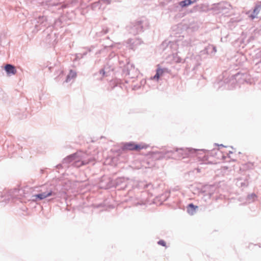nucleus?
Masks as SVG:
<instances>
[{"mask_svg":"<svg viewBox=\"0 0 261 261\" xmlns=\"http://www.w3.org/2000/svg\"><path fill=\"white\" fill-rule=\"evenodd\" d=\"M148 25V22L145 19L132 22L127 28L129 33L136 35L144 31Z\"/></svg>","mask_w":261,"mask_h":261,"instance_id":"obj_1","label":"nucleus"},{"mask_svg":"<svg viewBox=\"0 0 261 261\" xmlns=\"http://www.w3.org/2000/svg\"><path fill=\"white\" fill-rule=\"evenodd\" d=\"M195 151L196 150L193 148H180L168 150L166 151V153H171V155L173 158L180 159L188 157Z\"/></svg>","mask_w":261,"mask_h":261,"instance_id":"obj_2","label":"nucleus"},{"mask_svg":"<svg viewBox=\"0 0 261 261\" xmlns=\"http://www.w3.org/2000/svg\"><path fill=\"white\" fill-rule=\"evenodd\" d=\"M31 32L33 33H37L39 30H41L42 27H45L47 24V19L44 16H39L38 17L31 20Z\"/></svg>","mask_w":261,"mask_h":261,"instance_id":"obj_3","label":"nucleus"},{"mask_svg":"<svg viewBox=\"0 0 261 261\" xmlns=\"http://www.w3.org/2000/svg\"><path fill=\"white\" fill-rule=\"evenodd\" d=\"M195 39L193 36L187 35L186 37H182L181 39L177 41V48L181 49V48L186 47L187 51H189V48L194 44Z\"/></svg>","mask_w":261,"mask_h":261,"instance_id":"obj_4","label":"nucleus"},{"mask_svg":"<svg viewBox=\"0 0 261 261\" xmlns=\"http://www.w3.org/2000/svg\"><path fill=\"white\" fill-rule=\"evenodd\" d=\"M161 48L169 55L177 50V44L176 42L165 40L162 43Z\"/></svg>","mask_w":261,"mask_h":261,"instance_id":"obj_5","label":"nucleus"},{"mask_svg":"<svg viewBox=\"0 0 261 261\" xmlns=\"http://www.w3.org/2000/svg\"><path fill=\"white\" fill-rule=\"evenodd\" d=\"M230 7V5L227 3H220L214 4L211 8V10L216 13L226 14L228 13L227 10L229 9Z\"/></svg>","mask_w":261,"mask_h":261,"instance_id":"obj_6","label":"nucleus"},{"mask_svg":"<svg viewBox=\"0 0 261 261\" xmlns=\"http://www.w3.org/2000/svg\"><path fill=\"white\" fill-rule=\"evenodd\" d=\"M78 152H80L81 155L82 157H77L76 156V159L73 160V165L76 167H80L82 165H86L90 163L91 161L90 159H87L88 155L82 151H79Z\"/></svg>","mask_w":261,"mask_h":261,"instance_id":"obj_7","label":"nucleus"},{"mask_svg":"<svg viewBox=\"0 0 261 261\" xmlns=\"http://www.w3.org/2000/svg\"><path fill=\"white\" fill-rule=\"evenodd\" d=\"M146 146L144 145H141L139 144H135L133 142H128L125 143L123 147V150H139L141 149L146 148Z\"/></svg>","mask_w":261,"mask_h":261,"instance_id":"obj_8","label":"nucleus"},{"mask_svg":"<svg viewBox=\"0 0 261 261\" xmlns=\"http://www.w3.org/2000/svg\"><path fill=\"white\" fill-rule=\"evenodd\" d=\"M253 62L255 64V69L258 70V72L261 71V49L256 53L253 57Z\"/></svg>","mask_w":261,"mask_h":261,"instance_id":"obj_9","label":"nucleus"},{"mask_svg":"<svg viewBox=\"0 0 261 261\" xmlns=\"http://www.w3.org/2000/svg\"><path fill=\"white\" fill-rule=\"evenodd\" d=\"M136 71L135 66L130 63H127L123 68V72L128 75H133Z\"/></svg>","mask_w":261,"mask_h":261,"instance_id":"obj_10","label":"nucleus"},{"mask_svg":"<svg viewBox=\"0 0 261 261\" xmlns=\"http://www.w3.org/2000/svg\"><path fill=\"white\" fill-rule=\"evenodd\" d=\"M142 43V41L141 39L138 38H135L133 39H129L127 41V43L129 44V47L134 49L136 48L138 45H140Z\"/></svg>","mask_w":261,"mask_h":261,"instance_id":"obj_11","label":"nucleus"},{"mask_svg":"<svg viewBox=\"0 0 261 261\" xmlns=\"http://www.w3.org/2000/svg\"><path fill=\"white\" fill-rule=\"evenodd\" d=\"M80 152H76L75 153L72 154L71 155H68L66 158L63 159L62 163L63 164H68L71 162H73V160L76 159V156L77 157H82L81 155Z\"/></svg>","mask_w":261,"mask_h":261,"instance_id":"obj_12","label":"nucleus"},{"mask_svg":"<svg viewBox=\"0 0 261 261\" xmlns=\"http://www.w3.org/2000/svg\"><path fill=\"white\" fill-rule=\"evenodd\" d=\"M261 10V2L256 3L255 6L253 9L252 13L249 16L251 19L257 18V15Z\"/></svg>","mask_w":261,"mask_h":261,"instance_id":"obj_13","label":"nucleus"},{"mask_svg":"<svg viewBox=\"0 0 261 261\" xmlns=\"http://www.w3.org/2000/svg\"><path fill=\"white\" fill-rule=\"evenodd\" d=\"M41 194L43 197V199L49 196H56L57 195V192L50 188L47 189L45 191L42 192Z\"/></svg>","mask_w":261,"mask_h":261,"instance_id":"obj_14","label":"nucleus"},{"mask_svg":"<svg viewBox=\"0 0 261 261\" xmlns=\"http://www.w3.org/2000/svg\"><path fill=\"white\" fill-rule=\"evenodd\" d=\"M5 70L9 75H14L16 73L15 66L11 64H7L5 67Z\"/></svg>","mask_w":261,"mask_h":261,"instance_id":"obj_15","label":"nucleus"},{"mask_svg":"<svg viewBox=\"0 0 261 261\" xmlns=\"http://www.w3.org/2000/svg\"><path fill=\"white\" fill-rule=\"evenodd\" d=\"M196 2V0H184L178 3V5L181 7H185L193 4Z\"/></svg>","mask_w":261,"mask_h":261,"instance_id":"obj_16","label":"nucleus"},{"mask_svg":"<svg viewBox=\"0 0 261 261\" xmlns=\"http://www.w3.org/2000/svg\"><path fill=\"white\" fill-rule=\"evenodd\" d=\"M210 49L213 50L212 54L213 53V54H215L217 51L216 47L215 46H214L213 45H210V46H207V47H206L203 50H202L201 51V54L202 55L203 54H207L208 50H210Z\"/></svg>","mask_w":261,"mask_h":261,"instance_id":"obj_17","label":"nucleus"},{"mask_svg":"<svg viewBox=\"0 0 261 261\" xmlns=\"http://www.w3.org/2000/svg\"><path fill=\"white\" fill-rule=\"evenodd\" d=\"M198 208L197 206L194 205L193 203H190L188 205V208L187 211L190 215H193L196 209Z\"/></svg>","mask_w":261,"mask_h":261,"instance_id":"obj_18","label":"nucleus"},{"mask_svg":"<svg viewBox=\"0 0 261 261\" xmlns=\"http://www.w3.org/2000/svg\"><path fill=\"white\" fill-rule=\"evenodd\" d=\"M76 73L75 72L71 70L69 73L67 75L65 82L66 83L69 82L71 79H74L76 77Z\"/></svg>","mask_w":261,"mask_h":261,"instance_id":"obj_19","label":"nucleus"},{"mask_svg":"<svg viewBox=\"0 0 261 261\" xmlns=\"http://www.w3.org/2000/svg\"><path fill=\"white\" fill-rule=\"evenodd\" d=\"M237 185L240 187H244L248 186V182L244 181H243L242 179H238L236 183Z\"/></svg>","mask_w":261,"mask_h":261,"instance_id":"obj_20","label":"nucleus"},{"mask_svg":"<svg viewBox=\"0 0 261 261\" xmlns=\"http://www.w3.org/2000/svg\"><path fill=\"white\" fill-rule=\"evenodd\" d=\"M33 197L34 198L33 200L37 201L38 199L41 200L43 199V197L41 193L36 194L33 196Z\"/></svg>","mask_w":261,"mask_h":261,"instance_id":"obj_21","label":"nucleus"},{"mask_svg":"<svg viewBox=\"0 0 261 261\" xmlns=\"http://www.w3.org/2000/svg\"><path fill=\"white\" fill-rule=\"evenodd\" d=\"M173 60L176 63H181L183 62V59L177 56V54H176L175 56L173 57Z\"/></svg>","mask_w":261,"mask_h":261,"instance_id":"obj_22","label":"nucleus"},{"mask_svg":"<svg viewBox=\"0 0 261 261\" xmlns=\"http://www.w3.org/2000/svg\"><path fill=\"white\" fill-rule=\"evenodd\" d=\"M74 3H75V0H68L67 3L66 4L63 5L62 7L63 8H66L68 7V5H69V3L71 4H73Z\"/></svg>","mask_w":261,"mask_h":261,"instance_id":"obj_23","label":"nucleus"},{"mask_svg":"<svg viewBox=\"0 0 261 261\" xmlns=\"http://www.w3.org/2000/svg\"><path fill=\"white\" fill-rule=\"evenodd\" d=\"M256 197V195L254 194H252L248 196V199L249 200H252V201L254 200V198Z\"/></svg>","mask_w":261,"mask_h":261,"instance_id":"obj_24","label":"nucleus"},{"mask_svg":"<svg viewBox=\"0 0 261 261\" xmlns=\"http://www.w3.org/2000/svg\"><path fill=\"white\" fill-rule=\"evenodd\" d=\"M99 2L102 3L103 4H106L107 5H109L111 4V0H101L99 1Z\"/></svg>","mask_w":261,"mask_h":261,"instance_id":"obj_25","label":"nucleus"},{"mask_svg":"<svg viewBox=\"0 0 261 261\" xmlns=\"http://www.w3.org/2000/svg\"><path fill=\"white\" fill-rule=\"evenodd\" d=\"M158 72H159V75L160 76H161V75H162V74H163V73L164 72V70L163 69L158 68L156 70V73H158Z\"/></svg>","mask_w":261,"mask_h":261,"instance_id":"obj_26","label":"nucleus"},{"mask_svg":"<svg viewBox=\"0 0 261 261\" xmlns=\"http://www.w3.org/2000/svg\"><path fill=\"white\" fill-rule=\"evenodd\" d=\"M158 244L159 245H162L163 246H166V243H165V242L164 240H160L158 242Z\"/></svg>","mask_w":261,"mask_h":261,"instance_id":"obj_27","label":"nucleus"},{"mask_svg":"<svg viewBox=\"0 0 261 261\" xmlns=\"http://www.w3.org/2000/svg\"><path fill=\"white\" fill-rule=\"evenodd\" d=\"M99 74H102L103 76H107L104 69H102L99 71Z\"/></svg>","mask_w":261,"mask_h":261,"instance_id":"obj_28","label":"nucleus"},{"mask_svg":"<svg viewBox=\"0 0 261 261\" xmlns=\"http://www.w3.org/2000/svg\"><path fill=\"white\" fill-rule=\"evenodd\" d=\"M160 76L159 75V72L156 73L154 76L152 77L153 79L156 80L157 81L159 79Z\"/></svg>","mask_w":261,"mask_h":261,"instance_id":"obj_29","label":"nucleus"},{"mask_svg":"<svg viewBox=\"0 0 261 261\" xmlns=\"http://www.w3.org/2000/svg\"><path fill=\"white\" fill-rule=\"evenodd\" d=\"M81 55H82V54H81V53H80V54H76V55L75 59H76V60H77V59H80L82 58H81Z\"/></svg>","mask_w":261,"mask_h":261,"instance_id":"obj_30","label":"nucleus"},{"mask_svg":"<svg viewBox=\"0 0 261 261\" xmlns=\"http://www.w3.org/2000/svg\"><path fill=\"white\" fill-rule=\"evenodd\" d=\"M87 54V52H85L83 54H82L81 58H83L85 56H86Z\"/></svg>","mask_w":261,"mask_h":261,"instance_id":"obj_31","label":"nucleus"},{"mask_svg":"<svg viewBox=\"0 0 261 261\" xmlns=\"http://www.w3.org/2000/svg\"><path fill=\"white\" fill-rule=\"evenodd\" d=\"M219 146H222V147H223V146H224L222 144H220V145H219Z\"/></svg>","mask_w":261,"mask_h":261,"instance_id":"obj_32","label":"nucleus"},{"mask_svg":"<svg viewBox=\"0 0 261 261\" xmlns=\"http://www.w3.org/2000/svg\"><path fill=\"white\" fill-rule=\"evenodd\" d=\"M88 50H89V51H91V48H89Z\"/></svg>","mask_w":261,"mask_h":261,"instance_id":"obj_33","label":"nucleus"},{"mask_svg":"<svg viewBox=\"0 0 261 261\" xmlns=\"http://www.w3.org/2000/svg\"><path fill=\"white\" fill-rule=\"evenodd\" d=\"M61 166L60 165H58L57 166V167H58V168H59V166Z\"/></svg>","mask_w":261,"mask_h":261,"instance_id":"obj_34","label":"nucleus"},{"mask_svg":"<svg viewBox=\"0 0 261 261\" xmlns=\"http://www.w3.org/2000/svg\"><path fill=\"white\" fill-rule=\"evenodd\" d=\"M57 23H58V21H57L55 22V23H56V24H57Z\"/></svg>","mask_w":261,"mask_h":261,"instance_id":"obj_35","label":"nucleus"},{"mask_svg":"<svg viewBox=\"0 0 261 261\" xmlns=\"http://www.w3.org/2000/svg\"><path fill=\"white\" fill-rule=\"evenodd\" d=\"M232 152L231 151H229V153H232Z\"/></svg>","mask_w":261,"mask_h":261,"instance_id":"obj_36","label":"nucleus"}]
</instances>
